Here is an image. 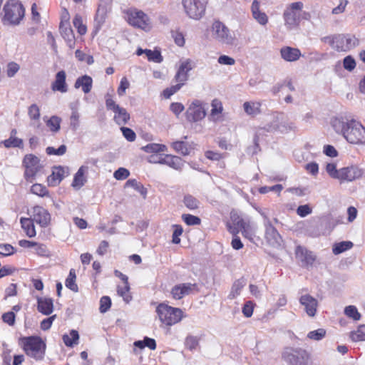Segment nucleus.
Returning a JSON list of instances; mask_svg holds the SVG:
<instances>
[{
	"mask_svg": "<svg viewBox=\"0 0 365 365\" xmlns=\"http://www.w3.org/2000/svg\"><path fill=\"white\" fill-rule=\"evenodd\" d=\"M334 129L339 130L345 139L352 144L365 143V128L356 120L343 122L339 119H334L332 122Z\"/></svg>",
	"mask_w": 365,
	"mask_h": 365,
	"instance_id": "1",
	"label": "nucleus"
},
{
	"mask_svg": "<svg viewBox=\"0 0 365 365\" xmlns=\"http://www.w3.org/2000/svg\"><path fill=\"white\" fill-rule=\"evenodd\" d=\"M18 342L27 356L36 361H41L44 359L46 344L41 336H21Z\"/></svg>",
	"mask_w": 365,
	"mask_h": 365,
	"instance_id": "2",
	"label": "nucleus"
},
{
	"mask_svg": "<svg viewBox=\"0 0 365 365\" xmlns=\"http://www.w3.org/2000/svg\"><path fill=\"white\" fill-rule=\"evenodd\" d=\"M1 21L4 25L16 26L23 20L25 9L18 0H9L3 7Z\"/></svg>",
	"mask_w": 365,
	"mask_h": 365,
	"instance_id": "3",
	"label": "nucleus"
},
{
	"mask_svg": "<svg viewBox=\"0 0 365 365\" xmlns=\"http://www.w3.org/2000/svg\"><path fill=\"white\" fill-rule=\"evenodd\" d=\"M155 312L159 320L165 327L173 326L184 317V313L181 309L171 307L165 302L160 303Z\"/></svg>",
	"mask_w": 365,
	"mask_h": 365,
	"instance_id": "4",
	"label": "nucleus"
},
{
	"mask_svg": "<svg viewBox=\"0 0 365 365\" xmlns=\"http://www.w3.org/2000/svg\"><path fill=\"white\" fill-rule=\"evenodd\" d=\"M125 19L131 26L149 31L152 29L150 17L142 10L136 8H129L123 11Z\"/></svg>",
	"mask_w": 365,
	"mask_h": 365,
	"instance_id": "5",
	"label": "nucleus"
},
{
	"mask_svg": "<svg viewBox=\"0 0 365 365\" xmlns=\"http://www.w3.org/2000/svg\"><path fill=\"white\" fill-rule=\"evenodd\" d=\"M322 41L328 43L336 51H347L358 44V39L350 34H336L322 38Z\"/></svg>",
	"mask_w": 365,
	"mask_h": 365,
	"instance_id": "6",
	"label": "nucleus"
},
{
	"mask_svg": "<svg viewBox=\"0 0 365 365\" xmlns=\"http://www.w3.org/2000/svg\"><path fill=\"white\" fill-rule=\"evenodd\" d=\"M282 359L288 365H311L309 353L302 348L285 347L282 353Z\"/></svg>",
	"mask_w": 365,
	"mask_h": 365,
	"instance_id": "7",
	"label": "nucleus"
},
{
	"mask_svg": "<svg viewBox=\"0 0 365 365\" xmlns=\"http://www.w3.org/2000/svg\"><path fill=\"white\" fill-rule=\"evenodd\" d=\"M303 9V3L294 2L289 4L283 13L284 26L288 30L297 29L301 21V11Z\"/></svg>",
	"mask_w": 365,
	"mask_h": 365,
	"instance_id": "8",
	"label": "nucleus"
},
{
	"mask_svg": "<svg viewBox=\"0 0 365 365\" xmlns=\"http://www.w3.org/2000/svg\"><path fill=\"white\" fill-rule=\"evenodd\" d=\"M105 98L106 108L113 110L115 113L113 117L114 121L119 125H125L130 120V114L124 108L120 107L115 103L111 95L106 94Z\"/></svg>",
	"mask_w": 365,
	"mask_h": 365,
	"instance_id": "9",
	"label": "nucleus"
},
{
	"mask_svg": "<svg viewBox=\"0 0 365 365\" xmlns=\"http://www.w3.org/2000/svg\"><path fill=\"white\" fill-rule=\"evenodd\" d=\"M23 165L25 168L24 178L26 181L32 182L41 168L39 159L33 154L26 155L23 160Z\"/></svg>",
	"mask_w": 365,
	"mask_h": 365,
	"instance_id": "10",
	"label": "nucleus"
},
{
	"mask_svg": "<svg viewBox=\"0 0 365 365\" xmlns=\"http://www.w3.org/2000/svg\"><path fill=\"white\" fill-rule=\"evenodd\" d=\"M186 14L192 19H200L205 12L204 0H182Z\"/></svg>",
	"mask_w": 365,
	"mask_h": 365,
	"instance_id": "11",
	"label": "nucleus"
},
{
	"mask_svg": "<svg viewBox=\"0 0 365 365\" xmlns=\"http://www.w3.org/2000/svg\"><path fill=\"white\" fill-rule=\"evenodd\" d=\"M198 286L195 283H180L172 287L170 294L174 299L179 300L192 292H198Z\"/></svg>",
	"mask_w": 365,
	"mask_h": 365,
	"instance_id": "12",
	"label": "nucleus"
},
{
	"mask_svg": "<svg viewBox=\"0 0 365 365\" xmlns=\"http://www.w3.org/2000/svg\"><path fill=\"white\" fill-rule=\"evenodd\" d=\"M231 220L235 225L240 227L242 235L245 238L250 241L253 240L255 233L250 220H245L237 215L232 216Z\"/></svg>",
	"mask_w": 365,
	"mask_h": 365,
	"instance_id": "13",
	"label": "nucleus"
},
{
	"mask_svg": "<svg viewBox=\"0 0 365 365\" xmlns=\"http://www.w3.org/2000/svg\"><path fill=\"white\" fill-rule=\"evenodd\" d=\"M34 220L41 227H46L51 222V215L47 210L39 205L32 207Z\"/></svg>",
	"mask_w": 365,
	"mask_h": 365,
	"instance_id": "14",
	"label": "nucleus"
},
{
	"mask_svg": "<svg viewBox=\"0 0 365 365\" xmlns=\"http://www.w3.org/2000/svg\"><path fill=\"white\" fill-rule=\"evenodd\" d=\"M215 38L220 41L229 43L231 40L230 30L220 21H215L212 26Z\"/></svg>",
	"mask_w": 365,
	"mask_h": 365,
	"instance_id": "15",
	"label": "nucleus"
},
{
	"mask_svg": "<svg viewBox=\"0 0 365 365\" xmlns=\"http://www.w3.org/2000/svg\"><path fill=\"white\" fill-rule=\"evenodd\" d=\"M362 171L356 166L343 168L339 170L338 179L341 181H352L361 178Z\"/></svg>",
	"mask_w": 365,
	"mask_h": 365,
	"instance_id": "16",
	"label": "nucleus"
},
{
	"mask_svg": "<svg viewBox=\"0 0 365 365\" xmlns=\"http://www.w3.org/2000/svg\"><path fill=\"white\" fill-rule=\"evenodd\" d=\"M295 256L299 259L305 266H312L316 260V256L310 250L301 245L297 246L295 249Z\"/></svg>",
	"mask_w": 365,
	"mask_h": 365,
	"instance_id": "17",
	"label": "nucleus"
},
{
	"mask_svg": "<svg viewBox=\"0 0 365 365\" xmlns=\"http://www.w3.org/2000/svg\"><path fill=\"white\" fill-rule=\"evenodd\" d=\"M299 302L304 307L305 312L309 317L315 316L317 311L318 302L314 297L308 294H304L299 298Z\"/></svg>",
	"mask_w": 365,
	"mask_h": 365,
	"instance_id": "18",
	"label": "nucleus"
},
{
	"mask_svg": "<svg viewBox=\"0 0 365 365\" xmlns=\"http://www.w3.org/2000/svg\"><path fill=\"white\" fill-rule=\"evenodd\" d=\"M51 90L54 92L66 93L68 91V85L66 83V73L65 71L61 70L55 76V79L51 83Z\"/></svg>",
	"mask_w": 365,
	"mask_h": 365,
	"instance_id": "19",
	"label": "nucleus"
},
{
	"mask_svg": "<svg viewBox=\"0 0 365 365\" xmlns=\"http://www.w3.org/2000/svg\"><path fill=\"white\" fill-rule=\"evenodd\" d=\"M65 169L62 166L53 168L52 173L47 178V184L50 187L58 185L65 177Z\"/></svg>",
	"mask_w": 365,
	"mask_h": 365,
	"instance_id": "20",
	"label": "nucleus"
},
{
	"mask_svg": "<svg viewBox=\"0 0 365 365\" xmlns=\"http://www.w3.org/2000/svg\"><path fill=\"white\" fill-rule=\"evenodd\" d=\"M192 68V66L190 59L182 62L175 76V81L178 82V83H182L183 86L188 79V72L191 71Z\"/></svg>",
	"mask_w": 365,
	"mask_h": 365,
	"instance_id": "21",
	"label": "nucleus"
},
{
	"mask_svg": "<svg viewBox=\"0 0 365 365\" xmlns=\"http://www.w3.org/2000/svg\"><path fill=\"white\" fill-rule=\"evenodd\" d=\"M281 57L286 61H296L302 56L301 51L297 48L284 46L280 49Z\"/></svg>",
	"mask_w": 365,
	"mask_h": 365,
	"instance_id": "22",
	"label": "nucleus"
},
{
	"mask_svg": "<svg viewBox=\"0 0 365 365\" xmlns=\"http://www.w3.org/2000/svg\"><path fill=\"white\" fill-rule=\"evenodd\" d=\"M59 31L70 48H74L76 38L70 24L59 26Z\"/></svg>",
	"mask_w": 365,
	"mask_h": 365,
	"instance_id": "23",
	"label": "nucleus"
},
{
	"mask_svg": "<svg viewBox=\"0 0 365 365\" xmlns=\"http://www.w3.org/2000/svg\"><path fill=\"white\" fill-rule=\"evenodd\" d=\"M187 113V118L194 122L202 120L206 115L205 111L202 106L195 103L188 108Z\"/></svg>",
	"mask_w": 365,
	"mask_h": 365,
	"instance_id": "24",
	"label": "nucleus"
},
{
	"mask_svg": "<svg viewBox=\"0 0 365 365\" xmlns=\"http://www.w3.org/2000/svg\"><path fill=\"white\" fill-rule=\"evenodd\" d=\"M251 11L253 18L261 25H266L268 23V16L264 12L259 10V2L254 0L252 4Z\"/></svg>",
	"mask_w": 365,
	"mask_h": 365,
	"instance_id": "25",
	"label": "nucleus"
},
{
	"mask_svg": "<svg viewBox=\"0 0 365 365\" xmlns=\"http://www.w3.org/2000/svg\"><path fill=\"white\" fill-rule=\"evenodd\" d=\"M17 130L14 128L11 130L9 138L4 140L0 143L6 148H22L24 145L23 140L16 137Z\"/></svg>",
	"mask_w": 365,
	"mask_h": 365,
	"instance_id": "26",
	"label": "nucleus"
},
{
	"mask_svg": "<svg viewBox=\"0 0 365 365\" xmlns=\"http://www.w3.org/2000/svg\"><path fill=\"white\" fill-rule=\"evenodd\" d=\"M37 309L44 315H49L53 310V302L52 299L46 297H38L37 299Z\"/></svg>",
	"mask_w": 365,
	"mask_h": 365,
	"instance_id": "27",
	"label": "nucleus"
},
{
	"mask_svg": "<svg viewBox=\"0 0 365 365\" xmlns=\"http://www.w3.org/2000/svg\"><path fill=\"white\" fill-rule=\"evenodd\" d=\"M93 86V79L88 75H83L78 77L74 84L76 88H81L84 93H88Z\"/></svg>",
	"mask_w": 365,
	"mask_h": 365,
	"instance_id": "28",
	"label": "nucleus"
},
{
	"mask_svg": "<svg viewBox=\"0 0 365 365\" xmlns=\"http://www.w3.org/2000/svg\"><path fill=\"white\" fill-rule=\"evenodd\" d=\"M160 163L166 164L170 168L180 170L183 166V160L175 155H166L161 160Z\"/></svg>",
	"mask_w": 365,
	"mask_h": 365,
	"instance_id": "29",
	"label": "nucleus"
},
{
	"mask_svg": "<svg viewBox=\"0 0 365 365\" xmlns=\"http://www.w3.org/2000/svg\"><path fill=\"white\" fill-rule=\"evenodd\" d=\"M20 223L21 228L29 237H34L36 235L34 220L28 217H21Z\"/></svg>",
	"mask_w": 365,
	"mask_h": 365,
	"instance_id": "30",
	"label": "nucleus"
},
{
	"mask_svg": "<svg viewBox=\"0 0 365 365\" xmlns=\"http://www.w3.org/2000/svg\"><path fill=\"white\" fill-rule=\"evenodd\" d=\"M245 112L249 115H257L261 113V103L247 101L243 104Z\"/></svg>",
	"mask_w": 365,
	"mask_h": 365,
	"instance_id": "31",
	"label": "nucleus"
},
{
	"mask_svg": "<svg viewBox=\"0 0 365 365\" xmlns=\"http://www.w3.org/2000/svg\"><path fill=\"white\" fill-rule=\"evenodd\" d=\"M86 168L84 167H81L77 173L75 174L72 186L75 188H80L84 185L86 182V178L85 176Z\"/></svg>",
	"mask_w": 365,
	"mask_h": 365,
	"instance_id": "32",
	"label": "nucleus"
},
{
	"mask_svg": "<svg viewBox=\"0 0 365 365\" xmlns=\"http://www.w3.org/2000/svg\"><path fill=\"white\" fill-rule=\"evenodd\" d=\"M62 339L66 346L73 347L75 344H78V332L76 330L72 329L69 334H63Z\"/></svg>",
	"mask_w": 365,
	"mask_h": 365,
	"instance_id": "33",
	"label": "nucleus"
},
{
	"mask_svg": "<svg viewBox=\"0 0 365 365\" xmlns=\"http://www.w3.org/2000/svg\"><path fill=\"white\" fill-rule=\"evenodd\" d=\"M264 228L266 239L268 241L277 240L279 232L269 219H267V222L264 223Z\"/></svg>",
	"mask_w": 365,
	"mask_h": 365,
	"instance_id": "34",
	"label": "nucleus"
},
{
	"mask_svg": "<svg viewBox=\"0 0 365 365\" xmlns=\"http://www.w3.org/2000/svg\"><path fill=\"white\" fill-rule=\"evenodd\" d=\"M211 106L210 116L213 120H217L223 110L222 102L218 99H214L212 101Z\"/></svg>",
	"mask_w": 365,
	"mask_h": 365,
	"instance_id": "35",
	"label": "nucleus"
},
{
	"mask_svg": "<svg viewBox=\"0 0 365 365\" xmlns=\"http://www.w3.org/2000/svg\"><path fill=\"white\" fill-rule=\"evenodd\" d=\"M73 26L76 29L79 35L83 36L87 33V26L83 23V17L81 15L76 14L73 19Z\"/></svg>",
	"mask_w": 365,
	"mask_h": 365,
	"instance_id": "36",
	"label": "nucleus"
},
{
	"mask_svg": "<svg viewBox=\"0 0 365 365\" xmlns=\"http://www.w3.org/2000/svg\"><path fill=\"white\" fill-rule=\"evenodd\" d=\"M76 270L74 269H71L69 271L68 276L66 279L65 285L66 287L71 289L74 292H77L78 291V287L76 283Z\"/></svg>",
	"mask_w": 365,
	"mask_h": 365,
	"instance_id": "37",
	"label": "nucleus"
},
{
	"mask_svg": "<svg viewBox=\"0 0 365 365\" xmlns=\"http://www.w3.org/2000/svg\"><path fill=\"white\" fill-rule=\"evenodd\" d=\"M171 146L177 153L182 155H188L192 150V148L183 141L173 142Z\"/></svg>",
	"mask_w": 365,
	"mask_h": 365,
	"instance_id": "38",
	"label": "nucleus"
},
{
	"mask_svg": "<svg viewBox=\"0 0 365 365\" xmlns=\"http://www.w3.org/2000/svg\"><path fill=\"white\" fill-rule=\"evenodd\" d=\"M353 243L351 241H343L341 242L335 243L332 247V252L337 255L345 251L350 250L353 247Z\"/></svg>",
	"mask_w": 365,
	"mask_h": 365,
	"instance_id": "39",
	"label": "nucleus"
},
{
	"mask_svg": "<svg viewBox=\"0 0 365 365\" xmlns=\"http://www.w3.org/2000/svg\"><path fill=\"white\" fill-rule=\"evenodd\" d=\"M31 192L41 197H49V191L42 184L35 183L31 187Z\"/></svg>",
	"mask_w": 365,
	"mask_h": 365,
	"instance_id": "40",
	"label": "nucleus"
},
{
	"mask_svg": "<svg viewBox=\"0 0 365 365\" xmlns=\"http://www.w3.org/2000/svg\"><path fill=\"white\" fill-rule=\"evenodd\" d=\"M118 294L123 297L124 301L129 302L132 299V296L130 292L129 283L123 284L117 287Z\"/></svg>",
	"mask_w": 365,
	"mask_h": 365,
	"instance_id": "41",
	"label": "nucleus"
},
{
	"mask_svg": "<svg viewBox=\"0 0 365 365\" xmlns=\"http://www.w3.org/2000/svg\"><path fill=\"white\" fill-rule=\"evenodd\" d=\"M344 312L347 317L352 319L354 321H359L361 318V314L354 305L346 306L344 308Z\"/></svg>",
	"mask_w": 365,
	"mask_h": 365,
	"instance_id": "42",
	"label": "nucleus"
},
{
	"mask_svg": "<svg viewBox=\"0 0 365 365\" xmlns=\"http://www.w3.org/2000/svg\"><path fill=\"white\" fill-rule=\"evenodd\" d=\"M244 287H245V283H244L243 280H242V279L236 280L232 286L231 291L229 294V298L231 299L236 298L238 295H240V294Z\"/></svg>",
	"mask_w": 365,
	"mask_h": 365,
	"instance_id": "43",
	"label": "nucleus"
},
{
	"mask_svg": "<svg viewBox=\"0 0 365 365\" xmlns=\"http://www.w3.org/2000/svg\"><path fill=\"white\" fill-rule=\"evenodd\" d=\"M125 187H130L139 192L144 197L147 195V189L135 179H130L125 182Z\"/></svg>",
	"mask_w": 365,
	"mask_h": 365,
	"instance_id": "44",
	"label": "nucleus"
},
{
	"mask_svg": "<svg viewBox=\"0 0 365 365\" xmlns=\"http://www.w3.org/2000/svg\"><path fill=\"white\" fill-rule=\"evenodd\" d=\"M350 338L353 341H365V325H360L356 330L351 331Z\"/></svg>",
	"mask_w": 365,
	"mask_h": 365,
	"instance_id": "45",
	"label": "nucleus"
},
{
	"mask_svg": "<svg viewBox=\"0 0 365 365\" xmlns=\"http://www.w3.org/2000/svg\"><path fill=\"white\" fill-rule=\"evenodd\" d=\"M61 118L53 115L46 121V125L49 128L51 131L57 133L61 128Z\"/></svg>",
	"mask_w": 365,
	"mask_h": 365,
	"instance_id": "46",
	"label": "nucleus"
},
{
	"mask_svg": "<svg viewBox=\"0 0 365 365\" xmlns=\"http://www.w3.org/2000/svg\"><path fill=\"white\" fill-rule=\"evenodd\" d=\"M183 202L189 210H197L200 205L199 200L191 195H185Z\"/></svg>",
	"mask_w": 365,
	"mask_h": 365,
	"instance_id": "47",
	"label": "nucleus"
},
{
	"mask_svg": "<svg viewBox=\"0 0 365 365\" xmlns=\"http://www.w3.org/2000/svg\"><path fill=\"white\" fill-rule=\"evenodd\" d=\"M181 217L182 221L188 226L200 225L201 224V219L191 214H182Z\"/></svg>",
	"mask_w": 365,
	"mask_h": 365,
	"instance_id": "48",
	"label": "nucleus"
},
{
	"mask_svg": "<svg viewBox=\"0 0 365 365\" xmlns=\"http://www.w3.org/2000/svg\"><path fill=\"white\" fill-rule=\"evenodd\" d=\"M145 55L149 61L161 63L163 60L160 52L158 50L152 51L150 49H146Z\"/></svg>",
	"mask_w": 365,
	"mask_h": 365,
	"instance_id": "49",
	"label": "nucleus"
},
{
	"mask_svg": "<svg viewBox=\"0 0 365 365\" xmlns=\"http://www.w3.org/2000/svg\"><path fill=\"white\" fill-rule=\"evenodd\" d=\"M173 229V235H172V242L174 244H180V237L182 235L183 233V228L182 227V225H173L172 226Z\"/></svg>",
	"mask_w": 365,
	"mask_h": 365,
	"instance_id": "50",
	"label": "nucleus"
},
{
	"mask_svg": "<svg viewBox=\"0 0 365 365\" xmlns=\"http://www.w3.org/2000/svg\"><path fill=\"white\" fill-rule=\"evenodd\" d=\"M327 334V331L324 329L320 328L317 330L309 331L307 334V337L314 341H319L322 339Z\"/></svg>",
	"mask_w": 365,
	"mask_h": 365,
	"instance_id": "51",
	"label": "nucleus"
},
{
	"mask_svg": "<svg viewBox=\"0 0 365 365\" xmlns=\"http://www.w3.org/2000/svg\"><path fill=\"white\" fill-rule=\"evenodd\" d=\"M145 150L148 153H160L167 150V147L163 144L151 143L145 147Z\"/></svg>",
	"mask_w": 365,
	"mask_h": 365,
	"instance_id": "52",
	"label": "nucleus"
},
{
	"mask_svg": "<svg viewBox=\"0 0 365 365\" xmlns=\"http://www.w3.org/2000/svg\"><path fill=\"white\" fill-rule=\"evenodd\" d=\"M182 86V83H178L175 86H172L169 88H167L163 90L162 95L163 96L168 99L170 98L173 94L177 93Z\"/></svg>",
	"mask_w": 365,
	"mask_h": 365,
	"instance_id": "53",
	"label": "nucleus"
},
{
	"mask_svg": "<svg viewBox=\"0 0 365 365\" xmlns=\"http://www.w3.org/2000/svg\"><path fill=\"white\" fill-rule=\"evenodd\" d=\"M28 115L33 120H38L40 118V109L36 104H32L29 107Z\"/></svg>",
	"mask_w": 365,
	"mask_h": 365,
	"instance_id": "54",
	"label": "nucleus"
},
{
	"mask_svg": "<svg viewBox=\"0 0 365 365\" xmlns=\"http://www.w3.org/2000/svg\"><path fill=\"white\" fill-rule=\"evenodd\" d=\"M111 307V299L108 296H103L100 299L99 310L101 313L106 312Z\"/></svg>",
	"mask_w": 365,
	"mask_h": 365,
	"instance_id": "55",
	"label": "nucleus"
},
{
	"mask_svg": "<svg viewBox=\"0 0 365 365\" xmlns=\"http://www.w3.org/2000/svg\"><path fill=\"white\" fill-rule=\"evenodd\" d=\"M283 189V187L280 184H277L273 186H263L259 188V192L261 194H266L269 192H275L279 194Z\"/></svg>",
	"mask_w": 365,
	"mask_h": 365,
	"instance_id": "56",
	"label": "nucleus"
},
{
	"mask_svg": "<svg viewBox=\"0 0 365 365\" xmlns=\"http://www.w3.org/2000/svg\"><path fill=\"white\" fill-rule=\"evenodd\" d=\"M123 135L129 142H133L136 138L135 133L130 128L122 126L120 128Z\"/></svg>",
	"mask_w": 365,
	"mask_h": 365,
	"instance_id": "57",
	"label": "nucleus"
},
{
	"mask_svg": "<svg viewBox=\"0 0 365 365\" xmlns=\"http://www.w3.org/2000/svg\"><path fill=\"white\" fill-rule=\"evenodd\" d=\"M66 146L65 145H61L58 148L48 147L46 148V153L48 155H62L66 153Z\"/></svg>",
	"mask_w": 365,
	"mask_h": 365,
	"instance_id": "58",
	"label": "nucleus"
},
{
	"mask_svg": "<svg viewBox=\"0 0 365 365\" xmlns=\"http://www.w3.org/2000/svg\"><path fill=\"white\" fill-rule=\"evenodd\" d=\"M343 66L346 70L351 71L356 67V61L352 56H347L344 58Z\"/></svg>",
	"mask_w": 365,
	"mask_h": 365,
	"instance_id": "59",
	"label": "nucleus"
},
{
	"mask_svg": "<svg viewBox=\"0 0 365 365\" xmlns=\"http://www.w3.org/2000/svg\"><path fill=\"white\" fill-rule=\"evenodd\" d=\"M15 252V248L10 244H0V255L9 256Z\"/></svg>",
	"mask_w": 365,
	"mask_h": 365,
	"instance_id": "60",
	"label": "nucleus"
},
{
	"mask_svg": "<svg viewBox=\"0 0 365 365\" xmlns=\"http://www.w3.org/2000/svg\"><path fill=\"white\" fill-rule=\"evenodd\" d=\"M255 304L252 301H247L242 307V314L245 317H252L254 311Z\"/></svg>",
	"mask_w": 365,
	"mask_h": 365,
	"instance_id": "61",
	"label": "nucleus"
},
{
	"mask_svg": "<svg viewBox=\"0 0 365 365\" xmlns=\"http://www.w3.org/2000/svg\"><path fill=\"white\" fill-rule=\"evenodd\" d=\"M130 175L128 170L124 168H120L114 172L113 176L118 180L126 179Z\"/></svg>",
	"mask_w": 365,
	"mask_h": 365,
	"instance_id": "62",
	"label": "nucleus"
},
{
	"mask_svg": "<svg viewBox=\"0 0 365 365\" xmlns=\"http://www.w3.org/2000/svg\"><path fill=\"white\" fill-rule=\"evenodd\" d=\"M205 156L206 158L213 161H219L225 157L224 154L212 150H207L205 153Z\"/></svg>",
	"mask_w": 365,
	"mask_h": 365,
	"instance_id": "63",
	"label": "nucleus"
},
{
	"mask_svg": "<svg viewBox=\"0 0 365 365\" xmlns=\"http://www.w3.org/2000/svg\"><path fill=\"white\" fill-rule=\"evenodd\" d=\"M185 345L190 350L195 349L198 346V339L196 336H188L185 339Z\"/></svg>",
	"mask_w": 365,
	"mask_h": 365,
	"instance_id": "64",
	"label": "nucleus"
}]
</instances>
